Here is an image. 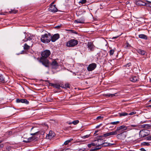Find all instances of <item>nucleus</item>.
Listing matches in <instances>:
<instances>
[{
  "label": "nucleus",
  "instance_id": "9b49d317",
  "mask_svg": "<svg viewBox=\"0 0 151 151\" xmlns=\"http://www.w3.org/2000/svg\"><path fill=\"white\" fill-rule=\"evenodd\" d=\"M50 10L53 12H56L58 11V9L55 7V5H50L49 7Z\"/></svg>",
  "mask_w": 151,
  "mask_h": 151
},
{
  "label": "nucleus",
  "instance_id": "ea45409f",
  "mask_svg": "<svg viewBox=\"0 0 151 151\" xmlns=\"http://www.w3.org/2000/svg\"><path fill=\"white\" fill-rule=\"evenodd\" d=\"M119 36H120V35H118L117 36H115V37H113L112 38H110V39H113H113H116Z\"/></svg>",
  "mask_w": 151,
  "mask_h": 151
},
{
  "label": "nucleus",
  "instance_id": "864d4df0",
  "mask_svg": "<svg viewBox=\"0 0 151 151\" xmlns=\"http://www.w3.org/2000/svg\"><path fill=\"white\" fill-rule=\"evenodd\" d=\"M24 53V50H23L21 51V52L20 53V54H23V53Z\"/></svg>",
  "mask_w": 151,
  "mask_h": 151
},
{
  "label": "nucleus",
  "instance_id": "338daca9",
  "mask_svg": "<svg viewBox=\"0 0 151 151\" xmlns=\"http://www.w3.org/2000/svg\"><path fill=\"white\" fill-rule=\"evenodd\" d=\"M149 101H151V99Z\"/></svg>",
  "mask_w": 151,
  "mask_h": 151
},
{
  "label": "nucleus",
  "instance_id": "c9c22d12",
  "mask_svg": "<svg viewBox=\"0 0 151 151\" xmlns=\"http://www.w3.org/2000/svg\"><path fill=\"white\" fill-rule=\"evenodd\" d=\"M119 123V121H116L114 122H111L110 123V124H116Z\"/></svg>",
  "mask_w": 151,
  "mask_h": 151
},
{
  "label": "nucleus",
  "instance_id": "4be33fe9",
  "mask_svg": "<svg viewBox=\"0 0 151 151\" xmlns=\"http://www.w3.org/2000/svg\"><path fill=\"white\" fill-rule=\"evenodd\" d=\"M139 37L140 38L144 39L146 40L147 39V36L146 35L144 34H140L139 35Z\"/></svg>",
  "mask_w": 151,
  "mask_h": 151
},
{
  "label": "nucleus",
  "instance_id": "6ab92c4d",
  "mask_svg": "<svg viewBox=\"0 0 151 151\" xmlns=\"http://www.w3.org/2000/svg\"><path fill=\"white\" fill-rule=\"evenodd\" d=\"M50 86H52L58 89H60V85L58 84L50 83Z\"/></svg>",
  "mask_w": 151,
  "mask_h": 151
},
{
  "label": "nucleus",
  "instance_id": "4468645a",
  "mask_svg": "<svg viewBox=\"0 0 151 151\" xmlns=\"http://www.w3.org/2000/svg\"><path fill=\"white\" fill-rule=\"evenodd\" d=\"M51 65L52 68L57 69L58 66V64L57 62L55 60H53L51 63Z\"/></svg>",
  "mask_w": 151,
  "mask_h": 151
},
{
  "label": "nucleus",
  "instance_id": "6e6d98bb",
  "mask_svg": "<svg viewBox=\"0 0 151 151\" xmlns=\"http://www.w3.org/2000/svg\"><path fill=\"white\" fill-rule=\"evenodd\" d=\"M3 145L2 144L0 145V147H3Z\"/></svg>",
  "mask_w": 151,
  "mask_h": 151
},
{
  "label": "nucleus",
  "instance_id": "412c9836",
  "mask_svg": "<svg viewBox=\"0 0 151 151\" xmlns=\"http://www.w3.org/2000/svg\"><path fill=\"white\" fill-rule=\"evenodd\" d=\"M128 115V114L125 112H122L121 113H119L118 116L119 117L124 116Z\"/></svg>",
  "mask_w": 151,
  "mask_h": 151
},
{
  "label": "nucleus",
  "instance_id": "49530a36",
  "mask_svg": "<svg viewBox=\"0 0 151 151\" xmlns=\"http://www.w3.org/2000/svg\"><path fill=\"white\" fill-rule=\"evenodd\" d=\"M128 129L129 130L132 129L133 128L131 127V126H129L128 127Z\"/></svg>",
  "mask_w": 151,
  "mask_h": 151
},
{
  "label": "nucleus",
  "instance_id": "a19ab883",
  "mask_svg": "<svg viewBox=\"0 0 151 151\" xmlns=\"http://www.w3.org/2000/svg\"><path fill=\"white\" fill-rule=\"evenodd\" d=\"M136 114V112H130V113H129L128 115H133L134 114Z\"/></svg>",
  "mask_w": 151,
  "mask_h": 151
},
{
  "label": "nucleus",
  "instance_id": "c756f323",
  "mask_svg": "<svg viewBox=\"0 0 151 151\" xmlns=\"http://www.w3.org/2000/svg\"><path fill=\"white\" fill-rule=\"evenodd\" d=\"M17 10L14 9H11L9 12L10 13L16 14L17 12Z\"/></svg>",
  "mask_w": 151,
  "mask_h": 151
},
{
  "label": "nucleus",
  "instance_id": "f704fd0d",
  "mask_svg": "<svg viewBox=\"0 0 151 151\" xmlns=\"http://www.w3.org/2000/svg\"><path fill=\"white\" fill-rule=\"evenodd\" d=\"M86 0H82L81 1H80L79 3L80 4H83L86 3Z\"/></svg>",
  "mask_w": 151,
  "mask_h": 151
},
{
  "label": "nucleus",
  "instance_id": "09e8293b",
  "mask_svg": "<svg viewBox=\"0 0 151 151\" xmlns=\"http://www.w3.org/2000/svg\"><path fill=\"white\" fill-rule=\"evenodd\" d=\"M37 132H36L34 133H31L30 134V135H35L36 134H37Z\"/></svg>",
  "mask_w": 151,
  "mask_h": 151
},
{
  "label": "nucleus",
  "instance_id": "69168bd1",
  "mask_svg": "<svg viewBox=\"0 0 151 151\" xmlns=\"http://www.w3.org/2000/svg\"><path fill=\"white\" fill-rule=\"evenodd\" d=\"M150 82H151V78L150 79Z\"/></svg>",
  "mask_w": 151,
  "mask_h": 151
},
{
  "label": "nucleus",
  "instance_id": "2eb2a0df",
  "mask_svg": "<svg viewBox=\"0 0 151 151\" xmlns=\"http://www.w3.org/2000/svg\"><path fill=\"white\" fill-rule=\"evenodd\" d=\"M130 80L133 82H135L139 81V78L137 76H132L129 78Z\"/></svg>",
  "mask_w": 151,
  "mask_h": 151
},
{
  "label": "nucleus",
  "instance_id": "7ed1b4c3",
  "mask_svg": "<svg viewBox=\"0 0 151 151\" xmlns=\"http://www.w3.org/2000/svg\"><path fill=\"white\" fill-rule=\"evenodd\" d=\"M51 35L50 33H46L42 35L41 40L43 43H48L51 41Z\"/></svg>",
  "mask_w": 151,
  "mask_h": 151
},
{
  "label": "nucleus",
  "instance_id": "8fccbe9b",
  "mask_svg": "<svg viewBox=\"0 0 151 151\" xmlns=\"http://www.w3.org/2000/svg\"><path fill=\"white\" fill-rule=\"evenodd\" d=\"M91 146H92V145H91V143H90V144H88V147L89 148H90V147H91Z\"/></svg>",
  "mask_w": 151,
  "mask_h": 151
},
{
  "label": "nucleus",
  "instance_id": "4c0bfd02",
  "mask_svg": "<svg viewBox=\"0 0 151 151\" xmlns=\"http://www.w3.org/2000/svg\"><path fill=\"white\" fill-rule=\"evenodd\" d=\"M69 31L70 32H71L72 33H73L74 34H77L78 33L76 32L74 30H70Z\"/></svg>",
  "mask_w": 151,
  "mask_h": 151
},
{
  "label": "nucleus",
  "instance_id": "1a4fd4ad",
  "mask_svg": "<svg viewBox=\"0 0 151 151\" xmlns=\"http://www.w3.org/2000/svg\"><path fill=\"white\" fill-rule=\"evenodd\" d=\"M117 134L116 131H115L103 134V136L105 137L109 136L112 135H115Z\"/></svg>",
  "mask_w": 151,
  "mask_h": 151
},
{
  "label": "nucleus",
  "instance_id": "a18cd8bd",
  "mask_svg": "<svg viewBox=\"0 0 151 151\" xmlns=\"http://www.w3.org/2000/svg\"><path fill=\"white\" fill-rule=\"evenodd\" d=\"M131 46L128 43H126V47H129Z\"/></svg>",
  "mask_w": 151,
  "mask_h": 151
},
{
  "label": "nucleus",
  "instance_id": "5701e85b",
  "mask_svg": "<svg viewBox=\"0 0 151 151\" xmlns=\"http://www.w3.org/2000/svg\"><path fill=\"white\" fill-rule=\"evenodd\" d=\"M116 93L114 94H111L110 93H108L105 95V96L106 97H113L114 96H116Z\"/></svg>",
  "mask_w": 151,
  "mask_h": 151
},
{
  "label": "nucleus",
  "instance_id": "e433bc0d",
  "mask_svg": "<svg viewBox=\"0 0 151 151\" xmlns=\"http://www.w3.org/2000/svg\"><path fill=\"white\" fill-rule=\"evenodd\" d=\"M114 52V50H111L109 51V53H110V55H112L113 54Z\"/></svg>",
  "mask_w": 151,
  "mask_h": 151
},
{
  "label": "nucleus",
  "instance_id": "c85d7f7f",
  "mask_svg": "<svg viewBox=\"0 0 151 151\" xmlns=\"http://www.w3.org/2000/svg\"><path fill=\"white\" fill-rule=\"evenodd\" d=\"M22 103H24L26 104H29V102L26 99H23Z\"/></svg>",
  "mask_w": 151,
  "mask_h": 151
},
{
  "label": "nucleus",
  "instance_id": "f8f14e48",
  "mask_svg": "<svg viewBox=\"0 0 151 151\" xmlns=\"http://www.w3.org/2000/svg\"><path fill=\"white\" fill-rule=\"evenodd\" d=\"M148 135L146 130H142L139 132V135L141 137H144Z\"/></svg>",
  "mask_w": 151,
  "mask_h": 151
},
{
  "label": "nucleus",
  "instance_id": "a211bd4d",
  "mask_svg": "<svg viewBox=\"0 0 151 151\" xmlns=\"http://www.w3.org/2000/svg\"><path fill=\"white\" fill-rule=\"evenodd\" d=\"M136 4L139 6H145L147 4L141 1H139L137 2Z\"/></svg>",
  "mask_w": 151,
  "mask_h": 151
},
{
  "label": "nucleus",
  "instance_id": "cd10ccee",
  "mask_svg": "<svg viewBox=\"0 0 151 151\" xmlns=\"http://www.w3.org/2000/svg\"><path fill=\"white\" fill-rule=\"evenodd\" d=\"M104 137V136H103V134L101 136H99V139L97 140V142H101V141H102L103 139H101V138Z\"/></svg>",
  "mask_w": 151,
  "mask_h": 151
},
{
  "label": "nucleus",
  "instance_id": "a878e982",
  "mask_svg": "<svg viewBox=\"0 0 151 151\" xmlns=\"http://www.w3.org/2000/svg\"><path fill=\"white\" fill-rule=\"evenodd\" d=\"M97 140H95L94 142H92L91 143V144L92 146H96V147L95 148H96L97 147L98 145V143H97Z\"/></svg>",
  "mask_w": 151,
  "mask_h": 151
},
{
  "label": "nucleus",
  "instance_id": "3c124183",
  "mask_svg": "<svg viewBox=\"0 0 151 151\" xmlns=\"http://www.w3.org/2000/svg\"><path fill=\"white\" fill-rule=\"evenodd\" d=\"M101 125V124H100L99 125H97V126H96V128H98Z\"/></svg>",
  "mask_w": 151,
  "mask_h": 151
},
{
  "label": "nucleus",
  "instance_id": "473e14b6",
  "mask_svg": "<svg viewBox=\"0 0 151 151\" xmlns=\"http://www.w3.org/2000/svg\"><path fill=\"white\" fill-rule=\"evenodd\" d=\"M79 122V121L78 120L74 121L72 122V123L74 125H76L78 124Z\"/></svg>",
  "mask_w": 151,
  "mask_h": 151
},
{
  "label": "nucleus",
  "instance_id": "680f3d73",
  "mask_svg": "<svg viewBox=\"0 0 151 151\" xmlns=\"http://www.w3.org/2000/svg\"><path fill=\"white\" fill-rule=\"evenodd\" d=\"M148 107H151V105H149L148 106Z\"/></svg>",
  "mask_w": 151,
  "mask_h": 151
},
{
  "label": "nucleus",
  "instance_id": "bf43d9fd",
  "mask_svg": "<svg viewBox=\"0 0 151 151\" xmlns=\"http://www.w3.org/2000/svg\"><path fill=\"white\" fill-rule=\"evenodd\" d=\"M54 2L55 1H54V2H52L51 4V5H53V4H54Z\"/></svg>",
  "mask_w": 151,
  "mask_h": 151
},
{
  "label": "nucleus",
  "instance_id": "72a5a7b5",
  "mask_svg": "<svg viewBox=\"0 0 151 151\" xmlns=\"http://www.w3.org/2000/svg\"><path fill=\"white\" fill-rule=\"evenodd\" d=\"M88 47H93V44L91 42H88Z\"/></svg>",
  "mask_w": 151,
  "mask_h": 151
},
{
  "label": "nucleus",
  "instance_id": "2f4dec72",
  "mask_svg": "<svg viewBox=\"0 0 151 151\" xmlns=\"http://www.w3.org/2000/svg\"><path fill=\"white\" fill-rule=\"evenodd\" d=\"M22 99H17L16 100V102L17 103H22Z\"/></svg>",
  "mask_w": 151,
  "mask_h": 151
},
{
  "label": "nucleus",
  "instance_id": "0eeeda50",
  "mask_svg": "<svg viewBox=\"0 0 151 151\" xmlns=\"http://www.w3.org/2000/svg\"><path fill=\"white\" fill-rule=\"evenodd\" d=\"M126 134L123 132L121 134H118L117 135L116 137L117 138L119 139L124 140L126 137Z\"/></svg>",
  "mask_w": 151,
  "mask_h": 151
},
{
  "label": "nucleus",
  "instance_id": "13d9d810",
  "mask_svg": "<svg viewBox=\"0 0 151 151\" xmlns=\"http://www.w3.org/2000/svg\"><path fill=\"white\" fill-rule=\"evenodd\" d=\"M97 142V143H102V141H101V142Z\"/></svg>",
  "mask_w": 151,
  "mask_h": 151
},
{
  "label": "nucleus",
  "instance_id": "39448f33",
  "mask_svg": "<svg viewBox=\"0 0 151 151\" xmlns=\"http://www.w3.org/2000/svg\"><path fill=\"white\" fill-rule=\"evenodd\" d=\"M78 43V41L74 39H71L68 41L66 43V45L68 47H74Z\"/></svg>",
  "mask_w": 151,
  "mask_h": 151
},
{
  "label": "nucleus",
  "instance_id": "9d476101",
  "mask_svg": "<svg viewBox=\"0 0 151 151\" xmlns=\"http://www.w3.org/2000/svg\"><path fill=\"white\" fill-rule=\"evenodd\" d=\"M55 134L52 131H50L49 133L47 135L46 138L47 139H50L55 136Z\"/></svg>",
  "mask_w": 151,
  "mask_h": 151
},
{
  "label": "nucleus",
  "instance_id": "de8ad7c7",
  "mask_svg": "<svg viewBox=\"0 0 151 151\" xmlns=\"http://www.w3.org/2000/svg\"><path fill=\"white\" fill-rule=\"evenodd\" d=\"M89 137V135H86L84 136L83 137L84 138H86L88 137Z\"/></svg>",
  "mask_w": 151,
  "mask_h": 151
},
{
  "label": "nucleus",
  "instance_id": "f3484780",
  "mask_svg": "<svg viewBox=\"0 0 151 151\" xmlns=\"http://www.w3.org/2000/svg\"><path fill=\"white\" fill-rule=\"evenodd\" d=\"M34 137H31L28 138L26 140H23V142L25 143H28L31 142L35 139Z\"/></svg>",
  "mask_w": 151,
  "mask_h": 151
},
{
  "label": "nucleus",
  "instance_id": "603ef678",
  "mask_svg": "<svg viewBox=\"0 0 151 151\" xmlns=\"http://www.w3.org/2000/svg\"><path fill=\"white\" fill-rule=\"evenodd\" d=\"M67 123L69 125L71 124H72V122H67Z\"/></svg>",
  "mask_w": 151,
  "mask_h": 151
},
{
  "label": "nucleus",
  "instance_id": "f257e3e1",
  "mask_svg": "<svg viewBox=\"0 0 151 151\" xmlns=\"http://www.w3.org/2000/svg\"><path fill=\"white\" fill-rule=\"evenodd\" d=\"M39 39L37 36H30L27 38L25 37L23 40L27 42L24 44L23 47H31L33 46V44H35L37 43Z\"/></svg>",
  "mask_w": 151,
  "mask_h": 151
},
{
  "label": "nucleus",
  "instance_id": "393cba45",
  "mask_svg": "<svg viewBox=\"0 0 151 151\" xmlns=\"http://www.w3.org/2000/svg\"><path fill=\"white\" fill-rule=\"evenodd\" d=\"M63 87L65 89H67L68 88H70V85L68 83H66L64 85H63Z\"/></svg>",
  "mask_w": 151,
  "mask_h": 151
},
{
  "label": "nucleus",
  "instance_id": "c03bdc74",
  "mask_svg": "<svg viewBox=\"0 0 151 151\" xmlns=\"http://www.w3.org/2000/svg\"><path fill=\"white\" fill-rule=\"evenodd\" d=\"M61 27V25H58V26H55V28H56V29H59V28H60Z\"/></svg>",
  "mask_w": 151,
  "mask_h": 151
},
{
  "label": "nucleus",
  "instance_id": "e2e57ef3",
  "mask_svg": "<svg viewBox=\"0 0 151 151\" xmlns=\"http://www.w3.org/2000/svg\"><path fill=\"white\" fill-rule=\"evenodd\" d=\"M33 128H34L33 127H32L31 128V130H32L33 129Z\"/></svg>",
  "mask_w": 151,
  "mask_h": 151
},
{
  "label": "nucleus",
  "instance_id": "4d7b16f0",
  "mask_svg": "<svg viewBox=\"0 0 151 151\" xmlns=\"http://www.w3.org/2000/svg\"><path fill=\"white\" fill-rule=\"evenodd\" d=\"M29 48H25V47H24V50H28Z\"/></svg>",
  "mask_w": 151,
  "mask_h": 151
},
{
  "label": "nucleus",
  "instance_id": "79ce46f5",
  "mask_svg": "<svg viewBox=\"0 0 151 151\" xmlns=\"http://www.w3.org/2000/svg\"><path fill=\"white\" fill-rule=\"evenodd\" d=\"M103 116H98L97 117L96 119H100L103 118Z\"/></svg>",
  "mask_w": 151,
  "mask_h": 151
},
{
  "label": "nucleus",
  "instance_id": "ddd939ff",
  "mask_svg": "<svg viewBox=\"0 0 151 151\" xmlns=\"http://www.w3.org/2000/svg\"><path fill=\"white\" fill-rule=\"evenodd\" d=\"M74 22L76 23L83 24L84 23V19L82 17L78 19L75 20Z\"/></svg>",
  "mask_w": 151,
  "mask_h": 151
},
{
  "label": "nucleus",
  "instance_id": "37998d69",
  "mask_svg": "<svg viewBox=\"0 0 151 151\" xmlns=\"http://www.w3.org/2000/svg\"><path fill=\"white\" fill-rule=\"evenodd\" d=\"M131 65V63H128L126 65H124V66H125L126 67H129Z\"/></svg>",
  "mask_w": 151,
  "mask_h": 151
},
{
  "label": "nucleus",
  "instance_id": "aec40b11",
  "mask_svg": "<svg viewBox=\"0 0 151 151\" xmlns=\"http://www.w3.org/2000/svg\"><path fill=\"white\" fill-rule=\"evenodd\" d=\"M137 50V52L139 53L142 55H144L146 53V52L145 51H144L143 50L140 49H138Z\"/></svg>",
  "mask_w": 151,
  "mask_h": 151
},
{
  "label": "nucleus",
  "instance_id": "f03ea898",
  "mask_svg": "<svg viewBox=\"0 0 151 151\" xmlns=\"http://www.w3.org/2000/svg\"><path fill=\"white\" fill-rule=\"evenodd\" d=\"M50 54V52L49 50H46L41 53L42 57L40 61L45 67H49V61L46 59Z\"/></svg>",
  "mask_w": 151,
  "mask_h": 151
},
{
  "label": "nucleus",
  "instance_id": "0e129e2a",
  "mask_svg": "<svg viewBox=\"0 0 151 151\" xmlns=\"http://www.w3.org/2000/svg\"><path fill=\"white\" fill-rule=\"evenodd\" d=\"M2 142V140H0V143H1V142Z\"/></svg>",
  "mask_w": 151,
  "mask_h": 151
},
{
  "label": "nucleus",
  "instance_id": "20e7f679",
  "mask_svg": "<svg viewBox=\"0 0 151 151\" xmlns=\"http://www.w3.org/2000/svg\"><path fill=\"white\" fill-rule=\"evenodd\" d=\"M112 145V144L107 142H104L102 143H98L97 147L96 148H94L92 149L91 150L92 151H95L96 150L100 149L102 146L106 147L108 146H110Z\"/></svg>",
  "mask_w": 151,
  "mask_h": 151
},
{
  "label": "nucleus",
  "instance_id": "052dcab7",
  "mask_svg": "<svg viewBox=\"0 0 151 151\" xmlns=\"http://www.w3.org/2000/svg\"><path fill=\"white\" fill-rule=\"evenodd\" d=\"M98 132V131H95V132L94 134H95V133H97Z\"/></svg>",
  "mask_w": 151,
  "mask_h": 151
},
{
  "label": "nucleus",
  "instance_id": "58836bf2",
  "mask_svg": "<svg viewBox=\"0 0 151 151\" xmlns=\"http://www.w3.org/2000/svg\"><path fill=\"white\" fill-rule=\"evenodd\" d=\"M131 127L134 129V128H136L138 127V126L137 124H134V125H131Z\"/></svg>",
  "mask_w": 151,
  "mask_h": 151
},
{
  "label": "nucleus",
  "instance_id": "423d86ee",
  "mask_svg": "<svg viewBox=\"0 0 151 151\" xmlns=\"http://www.w3.org/2000/svg\"><path fill=\"white\" fill-rule=\"evenodd\" d=\"M96 67V64L95 63H92L89 64L87 68V69L89 71L93 70Z\"/></svg>",
  "mask_w": 151,
  "mask_h": 151
},
{
  "label": "nucleus",
  "instance_id": "b1692460",
  "mask_svg": "<svg viewBox=\"0 0 151 151\" xmlns=\"http://www.w3.org/2000/svg\"><path fill=\"white\" fill-rule=\"evenodd\" d=\"M0 82L2 83H5L6 82L4 78L2 75H0Z\"/></svg>",
  "mask_w": 151,
  "mask_h": 151
},
{
  "label": "nucleus",
  "instance_id": "5fc2aeb1",
  "mask_svg": "<svg viewBox=\"0 0 151 151\" xmlns=\"http://www.w3.org/2000/svg\"><path fill=\"white\" fill-rule=\"evenodd\" d=\"M148 139V140H151V136L149 137Z\"/></svg>",
  "mask_w": 151,
  "mask_h": 151
},
{
  "label": "nucleus",
  "instance_id": "6e6552de",
  "mask_svg": "<svg viewBox=\"0 0 151 151\" xmlns=\"http://www.w3.org/2000/svg\"><path fill=\"white\" fill-rule=\"evenodd\" d=\"M60 37V35L58 34H56L53 35L52 36H51V40L52 42H55L56 40H58Z\"/></svg>",
  "mask_w": 151,
  "mask_h": 151
},
{
  "label": "nucleus",
  "instance_id": "dca6fc26",
  "mask_svg": "<svg viewBox=\"0 0 151 151\" xmlns=\"http://www.w3.org/2000/svg\"><path fill=\"white\" fill-rule=\"evenodd\" d=\"M128 129V127L124 125H122L121 126H120L119 127H118L116 131V132L117 131H118L120 129H123L124 130H125L127 129Z\"/></svg>",
  "mask_w": 151,
  "mask_h": 151
},
{
  "label": "nucleus",
  "instance_id": "bb28decb",
  "mask_svg": "<svg viewBox=\"0 0 151 151\" xmlns=\"http://www.w3.org/2000/svg\"><path fill=\"white\" fill-rule=\"evenodd\" d=\"M73 140V139H70L66 141L64 143V144L65 145H67L70 142L72 141Z\"/></svg>",
  "mask_w": 151,
  "mask_h": 151
},
{
  "label": "nucleus",
  "instance_id": "7c9ffc66",
  "mask_svg": "<svg viewBox=\"0 0 151 151\" xmlns=\"http://www.w3.org/2000/svg\"><path fill=\"white\" fill-rule=\"evenodd\" d=\"M150 144L147 142H144L142 143V145L143 146H148L150 145Z\"/></svg>",
  "mask_w": 151,
  "mask_h": 151
}]
</instances>
